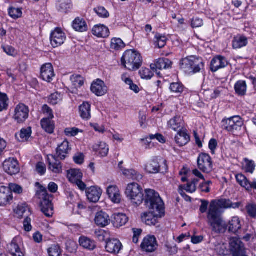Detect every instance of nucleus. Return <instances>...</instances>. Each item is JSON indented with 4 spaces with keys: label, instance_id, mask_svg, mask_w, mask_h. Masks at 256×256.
<instances>
[{
    "label": "nucleus",
    "instance_id": "14",
    "mask_svg": "<svg viewBox=\"0 0 256 256\" xmlns=\"http://www.w3.org/2000/svg\"><path fill=\"white\" fill-rule=\"evenodd\" d=\"M3 168L5 172L11 176L18 174L20 170L17 160L12 158L4 162Z\"/></svg>",
    "mask_w": 256,
    "mask_h": 256
},
{
    "label": "nucleus",
    "instance_id": "13",
    "mask_svg": "<svg viewBox=\"0 0 256 256\" xmlns=\"http://www.w3.org/2000/svg\"><path fill=\"white\" fill-rule=\"evenodd\" d=\"M106 192L109 199L112 203L118 204L121 202L122 195L117 186H109L106 188Z\"/></svg>",
    "mask_w": 256,
    "mask_h": 256
},
{
    "label": "nucleus",
    "instance_id": "28",
    "mask_svg": "<svg viewBox=\"0 0 256 256\" xmlns=\"http://www.w3.org/2000/svg\"><path fill=\"white\" fill-rule=\"evenodd\" d=\"M190 140V136L185 128L179 130L175 136L176 143L180 146L186 145Z\"/></svg>",
    "mask_w": 256,
    "mask_h": 256
},
{
    "label": "nucleus",
    "instance_id": "47",
    "mask_svg": "<svg viewBox=\"0 0 256 256\" xmlns=\"http://www.w3.org/2000/svg\"><path fill=\"white\" fill-rule=\"evenodd\" d=\"M167 38L164 35L156 34L154 36V44L158 48H162L166 44Z\"/></svg>",
    "mask_w": 256,
    "mask_h": 256
},
{
    "label": "nucleus",
    "instance_id": "58",
    "mask_svg": "<svg viewBox=\"0 0 256 256\" xmlns=\"http://www.w3.org/2000/svg\"><path fill=\"white\" fill-rule=\"evenodd\" d=\"M64 132L68 136H74L79 132H82V130L76 128H68L64 130Z\"/></svg>",
    "mask_w": 256,
    "mask_h": 256
},
{
    "label": "nucleus",
    "instance_id": "33",
    "mask_svg": "<svg viewBox=\"0 0 256 256\" xmlns=\"http://www.w3.org/2000/svg\"><path fill=\"white\" fill-rule=\"evenodd\" d=\"M128 222V218L123 214H116L113 215L112 223L114 227L118 228L125 225Z\"/></svg>",
    "mask_w": 256,
    "mask_h": 256
},
{
    "label": "nucleus",
    "instance_id": "39",
    "mask_svg": "<svg viewBox=\"0 0 256 256\" xmlns=\"http://www.w3.org/2000/svg\"><path fill=\"white\" fill-rule=\"evenodd\" d=\"M122 174L128 178L134 180H140L142 178V174L133 169H122Z\"/></svg>",
    "mask_w": 256,
    "mask_h": 256
},
{
    "label": "nucleus",
    "instance_id": "63",
    "mask_svg": "<svg viewBox=\"0 0 256 256\" xmlns=\"http://www.w3.org/2000/svg\"><path fill=\"white\" fill-rule=\"evenodd\" d=\"M96 14L100 18H107L109 16L108 12L104 7H98L94 8Z\"/></svg>",
    "mask_w": 256,
    "mask_h": 256
},
{
    "label": "nucleus",
    "instance_id": "60",
    "mask_svg": "<svg viewBox=\"0 0 256 256\" xmlns=\"http://www.w3.org/2000/svg\"><path fill=\"white\" fill-rule=\"evenodd\" d=\"M8 188L10 190L12 194V192H14L16 194H21L23 192L22 188L20 186L16 184L10 183L9 184L8 187Z\"/></svg>",
    "mask_w": 256,
    "mask_h": 256
},
{
    "label": "nucleus",
    "instance_id": "49",
    "mask_svg": "<svg viewBox=\"0 0 256 256\" xmlns=\"http://www.w3.org/2000/svg\"><path fill=\"white\" fill-rule=\"evenodd\" d=\"M122 80L129 86V88L134 91L135 93L138 94L140 91V88L136 84H134L131 79L126 77V75L122 76Z\"/></svg>",
    "mask_w": 256,
    "mask_h": 256
},
{
    "label": "nucleus",
    "instance_id": "10",
    "mask_svg": "<svg viewBox=\"0 0 256 256\" xmlns=\"http://www.w3.org/2000/svg\"><path fill=\"white\" fill-rule=\"evenodd\" d=\"M197 162L199 169L204 172L208 173L212 170L211 158L206 154H200L198 158Z\"/></svg>",
    "mask_w": 256,
    "mask_h": 256
},
{
    "label": "nucleus",
    "instance_id": "7",
    "mask_svg": "<svg viewBox=\"0 0 256 256\" xmlns=\"http://www.w3.org/2000/svg\"><path fill=\"white\" fill-rule=\"evenodd\" d=\"M181 67L187 71L196 73L199 72L203 63L200 59L194 56L182 58L180 61Z\"/></svg>",
    "mask_w": 256,
    "mask_h": 256
},
{
    "label": "nucleus",
    "instance_id": "8",
    "mask_svg": "<svg viewBox=\"0 0 256 256\" xmlns=\"http://www.w3.org/2000/svg\"><path fill=\"white\" fill-rule=\"evenodd\" d=\"M243 125V122L238 116H234L224 118L222 121V126L226 130L234 134L240 130Z\"/></svg>",
    "mask_w": 256,
    "mask_h": 256
},
{
    "label": "nucleus",
    "instance_id": "5",
    "mask_svg": "<svg viewBox=\"0 0 256 256\" xmlns=\"http://www.w3.org/2000/svg\"><path fill=\"white\" fill-rule=\"evenodd\" d=\"M37 194L41 200V210L46 216L51 217L54 214V208L50 200L51 196L47 193L46 188L40 185Z\"/></svg>",
    "mask_w": 256,
    "mask_h": 256
},
{
    "label": "nucleus",
    "instance_id": "64",
    "mask_svg": "<svg viewBox=\"0 0 256 256\" xmlns=\"http://www.w3.org/2000/svg\"><path fill=\"white\" fill-rule=\"evenodd\" d=\"M62 98L60 94L58 92L52 94L49 98V102L52 104H56L60 101Z\"/></svg>",
    "mask_w": 256,
    "mask_h": 256
},
{
    "label": "nucleus",
    "instance_id": "53",
    "mask_svg": "<svg viewBox=\"0 0 256 256\" xmlns=\"http://www.w3.org/2000/svg\"><path fill=\"white\" fill-rule=\"evenodd\" d=\"M164 247L166 250L171 255L175 254L178 252L176 245L174 242H166L165 243Z\"/></svg>",
    "mask_w": 256,
    "mask_h": 256
},
{
    "label": "nucleus",
    "instance_id": "17",
    "mask_svg": "<svg viewBox=\"0 0 256 256\" xmlns=\"http://www.w3.org/2000/svg\"><path fill=\"white\" fill-rule=\"evenodd\" d=\"M158 246L156 238L154 236L146 237L141 244L142 248L148 252H152L155 251Z\"/></svg>",
    "mask_w": 256,
    "mask_h": 256
},
{
    "label": "nucleus",
    "instance_id": "27",
    "mask_svg": "<svg viewBox=\"0 0 256 256\" xmlns=\"http://www.w3.org/2000/svg\"><path fill=\"white\" fill-rule=\"evenodd\" d=\"M92 150L97 152L101 157H106L109 152V146L106 143L100 142L94 144L92 146Z\"/></svg>",
    "mask_w": 256,
    "mask_h": 256
},
{
    "label": "nucleus",
    "instance_id": "45",
    "mask_svg": "<svg viewBox=\"0 0 256 256\" xmlns=\"http://www.w3.org/2000/svg\"><path fill=\"white\" fill-rule=\"evenodd\" d=\"M124 47L125 44L120 38H114L111 40L110 48L112 50H118Z\"/></svg>",
    "mask_w": 256,
    "mask_h": 256
},
{
    "label": "nucleus",
    "instance_id": "16",
    "mask_svg": "<svg viewBox=\"0 0 256 256\" xmlns=\"http://www.w3.org/2000/svg\"><path fill=\"white\" fill-rule=\"evenodd\" d=\"M238 203L232 204L228 200H214L211 202L209 208L214 210L216 211H220V208H230L238 207Z\"/></svg>",
    "mask_w": 256,
    "mask_h": 256
},
{
    "label": "nucleus",
    "instance_id": "36",
    "mask_svg": "<svg viewBox=\"0 0 256 256\" xmlns=\"http://www.w3.org/2000/svg\"><path fill=\"white\" fill-rule=\"evenodd\" d=\"M79 242L80 246L88 250H93L96 247L95 242L86 236H81L80 238Z\"/></svg>",
    "mask_w": 256,
    "mask_h": 256
},
{
    "label": "nucleus",
    "instance_id": "29",
    "mask_svg": "<svg viewBox=\"0 0 256 256\" xmlns=\"http://www.w3.org/2000/svg\"><path fill=\"white\" fill-rule=\"evenodd\" d=\"M172 62L168 58H161L157 60L154 64H150L152 70L158 68L159 70L168 69L172 66Z\"/></svg>",
    "mask_w": 256,
    "mask_h": 256
},
{
    "label": "nucleus",
    "instance_id": "51",
    "mask_svg": "<svg viewBox=\"0 0 256 256\" xmlns=\"http://www.w3.org/2000/svg\"><path fill=\"white\" fill-rule=\"evenodd\" d=\"M236 179L241 186L245 188L248 190H250V182L244 174H237L236 176Z\"/></svg>",
    "mask_w": 256,
    "mask_h": 256
},
{
    "label": "nucleus",
    "instance_id": "24",
    "mask_svg": "<svg viewBox=\"0 0 256 256\" xmlns=\"http://www.w3.org/2000/svg\"><path fill=\"white\" fill-rule=\"evenodd\" d=\"M92 33L96 36L100 38H106L110 36V30L108 27L104 24H97L92 29Z\"/></svg>",
    "mask_w": 256,
    "mask_h": 256
},
{
    "label": "nucleus",
    "instance_id": "48",
    "mask_svg": "<svg viewBox=\"0 0 256 256\" xmlns=\"http://www.w3.org/2000/svg\"><path fill=\"white\" fill-rule=\"evenodd\" d=\"M70 81L74 88L81 87L84 84V78L80 75H72L70 77Z\"/></svg>",
    "mask_w": 256,
    "mask_h": 256
},
{
    "label": "nucleus",
    "instance_id": "11",
    "mask_svg": "<svg viewBox=\"0 0 256 256\" xmlns=\"http://www.w3.org/2000/svg\"><path fill=\"white\" fill-rule=\"evenodd\" d=\"M65 34L60 28H56L50 34V44L54 48L58 47L62 44L65 41Z\"/></svg>",
    "mask_w": 256,
    "mask_h": 256
},
{
    "label": "nucleus",
    "instance_id": "9",
    "mask_svg": "<svg viewBox=\"0 0 256 256\" xmlns=\"http://www.w3.org/2000/svg\"><path fill=\"white\" fill-rule=\"evenodd\" d=\"M28 108L24 104H20L14 108L13 118L17 123L22 124L28 118Z\"/></svg>",
    "mask_w": 256,
    "mask_h": 256
},
{
    "label": "nucleus",
    "instance_id": "30",
    "mask_svg": "<svg viewBox=\"0 0 256 256\" xmlns=\"http://www.w3.org/2000/svg\"><path fill=\"white\" fill-rule=\"evenodd\" d=\"M150 140L146 138L144 140V145L146 148H151L154 146V144L157 140L162 144L166 142L164 138L160 134H151L150 136Z\"/></svg>",
    "mask_w": 256,
    "mask_h": 256
},
{
    "label": "nucleus",
    "instance_id": "40",
    "mask_svg": "<svg viewBox=\"0 0 256 256\" xmlns=\"http://www.w3.org/2000/svg\"><path fill=\"white\" fill-rule=\"evenodd\" d=\"M248 43L247 38L242 36H237L234 38L232 48L234 49L240 48L245 46Z\"/></svg>",
    "mask_w": 256,
    "mask_h": 256
},
{
    "label": "nucleus",
    "instance_id": "31",
    "mask_svg": "<svg viewBox=\"0 0 256 256\" xmlns=\"http://www.w3.org/2000/svg\"><path fill=\"white\" fill-rule=\"evenodd\" d=\"M70 150V148L69 146V143L65 140L57 148V156L60 159L64 160Z\"/></svg>",
    "mask_w": 256,
    "mask_h": 256
},
{
    "label": "nucleus",
    "instance_id": "41",
    "mask_svg": "<svg viewBox=\"0 0 256 256\" xmlns=\"http://www.w3.org/2000/svg\"><path fill=\"white\" fill-rule=\"evenodd\" d=\"M32 134L30 127L22 128L19 134H16V136L19 141L26 142L30 138Z\"/></svg>",
    "mask_w": 256,
    "mask_h": 256
},
{
    "label": "nucleus",
    "instance_id": "35",
    "mask_svg": "<svg viewBox=\"0 0 256 256\" xmlns=\"http://www.w3.org/2000/svg\"><path fill=\"white\" fill-rule=\"evenodd\" d=\"M67 178L72 183H74L82 180V174L80 170L70 169L67 172Z\"/></svg>",
    "mask_w": 256,
    "mask_h": 256
},
{
    "label": "nucleus",
    "instance_id": "37",
    "mask_svg": "<svg viewBox=\"0 0 256 256\" xmlns=\"http://www.w3.org/2000/svg\"><path fill=\"white\" fill-rule=\"evenodd\" d=\"M241 226L240 218L238 216L232 217L228 224V231L234 233L238 232L241 228Z\"/></svg>",
    "mask_w": 256,
    "mask_h": 256
},
{
    "label": "nucleus",
    "instance_id": "59",
    "mask_svg": "<svg viewBox=\"0 0 256 256\" xmlns=\"http://www.w3.org/2000/svg\"><path fill=\"white\" fill-rule=\"evenodd\" d=\"M71 6L70 0H62L58 4L59 10L64 12H66L68 9H70Z\"/></svg>",
    "mask_w": 256,
    "mask_h": 256
},
{
    "label": "nucleus",
    "instance_id": "38",
    "mask_svg": "<svg viewBox=\"0 0 256 256\" xmlns=\"http://www.w3.org/2000/svg\"><path fill=\"white\" fill-rule=\"evenodd\" d=\"M80 112L81 117L84 119H89L90 118V104L88 102H84L80 107Z\"/></svg>",
    "mask_w": 256,
    "mask_h": 256
},
{
    "label": "nucleus",
    "instance_id": "21",
    "mask_svg": "<svg viewBox=\"0 0 256 256\" xmlns=\"http://www.w3.org/2000/svg\"><path fill=\"white\" fill-rule=\"evenodd\" d=\"M91 90L96 95L100 96L104 95L108 90L104 82L100 79H97L92 83Z\"/></svg>",
    "mask_w": 256,
    "mask_h": 256
},
{
    "label": "nucleus",
    "instance_id": "32",
    "mask_svg": "<svg viewBox=\"0 0 256 256\" xmlns=\"http://www.w3.org/2000/svg\"><path fill=\"white\" fill-rule=\"evenodd\" d=\"M162 216H156L154 214L150 211L148 212H144L141 216L142 222L148 226H154L158 223V218Z\"/></svg>",
    "mask_w": 256,
    "mask_h": 256
},
{
    "label": "nucleus",
    "instance_id": "56",
    "mask_svg": "<svg viewBox=\"0 0 256 256\" xmlns=\"http://www.w3.org/2000/svg\"><path fill=\"white\" fill-rule=\"evenodd\" d=\"M8 100L6 94L0 92V112L7 108Z\"/></svg>",
    "mask_w": 256,
    "mask_h": 256
},
{
    "label": "nucleus",
    "instance_id": "25",
    "mask_svg": "<svg viewBox=\"0 0 256 256\" xmlns=\"http://www.w3.org/2000/svg\"><path fill=\"white\" fill-rule=\"evenodd\" d=\"M110 218L106 212H100L96 214L94 222L96 224L101 228H104L110 224Z\"/></svg>",
    "mask_w": 256,
    "mask_h": 256
},
{
    "label": "nucleus",
    "instance_id": "57",
    "mask_svg": "<svg viewBox=\"0 0 256 256\" xmlns=\"http://www.w3.org/2000/svg\"><path fill=\"white\" fill-rule=\"evenodd\" d=\"M9 15L14 19L21 17L22 15V10L20 8H11L9 9Z\"/></svg>",
    "mask_w": 256,
    "mask_h": 256
},
{
    "label": "nucleus",
    "instance_id": "46",
    "mask_svg": "<svg viewBox=\"0 0 256 256\" xmlns=\"http://www.w3.org/2000/svg\"><path fill=\"white\" fill-rule=\"evenodd\" d=\"M246 84L245 81L240 80L234 86L236 93L240 96L245 95L246 92Z\"/></svg>",
    "mask_w": 256,
    "mask_h": 256
},
{
    "label": "nucleus",
    "instance_id": "52",
    "mask_svg": "<svg viewBox=\"0 0 256 256\" xmlns=\"http://www.w3.org/2000/svg\"><path fill=\"white\" fill-rule=\"evenodd\" d=\"M170 89L175 94H181L184 91V86L180 82H174L170 84Z\"/></svg>",
    "mask_w": 256,
    "mask_h": 256
},
{
    "label": "nucleus",
    "instance_id": "62",
    "mask_svg": "<svg viewBox=\"0 0 256 256\" xmlns=\"http://www.w3.org/2000/svg\"><path fill=\"white\" fill-rule=\"evenodd\" d=\"M246 210L248 214L252 218L256 217V204H249L246 206Z\"/></svg>",
    "mask_w": 256,
    "mask_h": 256
},
{
    "label": "nucleus",
    "instance_id": "4",
    "mask_svg": "<svg viewBox=\"0 0 256 256\" xmlns=\"http://www.w3.org/2000/svg\"><path fill=\"white\" fill-rule=\"evenodd\" d=\"M124 194L133 204L138 206L143 202L142 188L136 182L128 184L126 186Z\"/></svg>",
    "mask_w": 256,
    "mask_h": 256
},
{
    "label": "nucleus",
    "instance_id": "3",
    "mask_svg": "<svg viewBox=\"0 0 256 256\" xmlns=\"http://www.w3.org/2000/svg\"><path fill=\"white\" fill-rule=\"evenodd\" d=\"M122 64L130 70H135L140 68L142 64L140 54L134 50L126 51L121 58Z\"/></svg>",
    "mask_w": 256,
    "mask_h": 256
},
{
    "label": "nucleus",
    "instance_id": "18",
    "mask_svg": "<svg viewBox=\"0 0 256 256\" xmlns=\"http://www.w3.org/2000/svg\"><path fill=\"white\" fill-rule=\"evenodd\" d=\"M102 190L100 187L92 186L86 190V196L90 202L96 203L100 199Z\"/></svg>",
    "mask_w": 256,
    "mask_h": 256
},
{
    "label": "nucleus",
    "instance_id": "43",
    "mask_svg": "<svg viewBox=\"0 0 256 256\" xmlns=\"http://www.w3.org/2000/svg\"><path fill=\"white\" fill-rule=\"evenodd\" d=\"M73 28L78 32H83L87 30L86 22L82 18H76L73 22Z\"/></svg>",
    "mask_w": 256,
    "mask_h": 256
},
{
    "label": "nucleus",
    "instance_id": "2",
    "mask_svg": "<svg viewBox=\"0 0 256 256\" xmlns=\"http://www.w3.org/2000/svg\"><path fill=\"white\" fill-rule=\"evenodd\" d=\"M207 222L211 231L214 234H224L228 229V224L220 211L209 208L207 213Z\"/></svg>",
    "mask_w": 256,
    "mask_h": 256
},
{
    "label": "nucleus",
    "instance_id": "12",
    "mask_svg": "<svg viewBox=\"0 0 256 256\" xmlns=\"http://www.w3.org/2000/svg\"><path fill=\"white\" fill-rule=\"evenodd\" d=\"M55 76L53 66L50 63L43 64L40 68L41 78L48 82H50Z\"/></svg>",
    "mask_w": 256,
    "mask_h": 256
},
{
    "label": "nucleus",
    "instance_id": "61",
    "mask_svg": "<svg viewBox=\"0 0 256 256\" xmlns=\"http://www.w3.org/2000/svg\"><path fill=\"white\" fill-rule=\"evenodd\" d=\"M139 74L144 79H150L154 75L153 72L148 68H142L140 70Z\"/></svg>",
    "mask_w": 256,
    "mask_h": 256
},
{
    "label": "nucleus",
    "instance_id": "44",
    "mask_svg": "<svg viewBox=\"0 0 256 256\" xmlns=\"http://www.w3.org/2000/svg\"><path fill=\"white\" fill-rule=\"evenodd\" d=\"M18 218H22L24 216H28L30 213L29 209L25 204H21L18 206L14 210Z\"/></svg>",
    "mask_w": 256,
    "mask_h": 256
},
{
    "label": "nucleus",
    "instance_id": "6",
    "mask_svg": "<svg viewBox=\"0 0 256 256\" xmlns=\"http://www.w3.org/2000/svg\"><path fill=\"white\" fill-rule=\"evenodd\" d=\"M168 168L166 160L162 158H154L145 165V170L150 174H157L162 170L166 171Z\"/></svg>",
    "mask_w": 256,
    "mask_h": 256
},
{
    "label": "nucleus",
    "instance_id": "23",
    "mask_svg": "<svg viewBox=\"0 0 256 256\" xmlns=\"http://www.w3.org/2000/svg\"><path fill=\"white\" fill-rule=\"evenodd\" d=\"M48 170L54 173L60 174L62 172V166L55 156L49 155L48 156Z\"/></svg>",
    "mask_w": 256,
    "mask_h": 256
},
{
    "label": "nucleus",
    "instance_id": "20",
    "mask_svg": "<svg viewBox=\"0 0 256 256\" xmlns=\"http://www.w3.org/2000/svg\"><path fill=\"white\" fill-rule=\"evenodd\" d=\"M12 198V194L8 188L0 186V206H5L9 204Z\"/></svg>",
    "mask_w": 256,
    "mask_h": 256
},
{
    "label": "nucleus",
    "instance_id": "19",
    "mask_svg": "<svg viewBox=\"0 0 256 256\" xmlns=\"http://www.w3.org/2000/svg\"><path fill=\"white\" fill-rule=\"evenodd\" d=\"M230 246L231 251L236 256H243L244 253V244L237 238H230Z\"/></svg>",
    "mask_w": 256,
    "mask_h": 256
},
{
    "label": "nucleus",
    "instance_id": "26",
    "mask_svg": "<svg viewBox=\"0 0 256 256\" xmlns=\"http://www.w3.org/2000/svg\"><path fill=\"white\" fill-rule=\"evenodd\" d=\"M122 247L120 240L117 239L109 240L106 242V251L111 254H118Z\"/></svg>",
    "mask_w": 256,
    "mask_h": 256
},
{
    "label": "nucleus",
    "instance_id": "15",
    "mask_svg": "<svg viewBox=\"0 0 256 256\" xmlns=\"http://www.w3.org/2000/svg\"><path fill=\"white\" fill-rule=\"evenodd\" d=\"M22 239L19 237H15L11 242L8 245L9 252L13 256H24V254L20 248Z\"/></svg>",
    "mask_w": 256,
    "mask_h": 256
},
{
    "label": "nucleus",
    "instance_id": "22",
    "mask_svg": "<svg viewBox=\"0 0 256 256\" xmlns=\"http://www.w3.org/2000/svg\"><path fill=\"white\" fill-rule=\"evenodd\" d=\"M228 64V62L224 57L218 56L212 60L210 69L212 72H216L220 68H225Z\"/></svg>",
    "mask_w": 256,
    "mask_h": 256
},
{
    "label": "nucleus",
    "instance_id": "50",
    "mask_svg": "<svg viewBox=\"0 0 256 256\" xmlns=\"http://www.w3.org/2000/svg\"><path fill=\"white\" fill-rule=\"evenodd\" d=\"M243 163V168L246 172L252 174L255 170L256 165L254 161L244 158Z\"/></svg>",
    "mask_w": 256,
    "mask_h": 256
},
{
    "label": "nucleus",
    "instance_id": "54",
    "mask_svg": "<svg viewBox=\"0 0 256 256\" xmlns=\"http://www.w3.org/2000/svg\"><path fill=\"white\" fill-rule=\"evenodd\" d=\"M215 250L219 255L226 256L228 254L226 246L224 244H218L216 245Z\"/></svg>",
    "mask_w": 256,
    "mask_h": 256
},
{
    "label": "nucleus",
    "instance_id": "42",
    "mask_svg": "<svg viewBox=\"0 0 256 256\" xmlns=\"http://www.w3.org/2000/svg\"><path fill=\"white\" fill-rule=\"evenodd\" d=\"M52 119L44 118L41 120L42 128L47 132L52 134L54 130V124Z\"/></svg>",
    "mask_w": 256,
    "mask_h": 256
},
{
    "label": "nucleus",
    "instance_id": "1",
    "mask_svg": "<svg viewBox=\"0 0 256 256\" xmlns=\"http://www.w3.org/2000/svg\"><path fill=\"white\" fill-rule=\"evenodd\" d=\"M145 202L150 210L156 216H162L164 214V202L160 194L153 190H146Z\"/></svg>",
    "mask_w": 256,
    "mask_h": 256
},
{
    "label": "nucleus",
    "instance_id": "55",
    "mask_svg": "<svg viewBox=\"0 0 256 256\" xmlns=\"http://www.w3.org/2000/svg\"><path fill=\"white\" fill-rule=\"evenodd\" d=\"M49 256H60L62 251L58 245L53 244L48 250Z\"/></svg>",
    "mask_w": 256,
    "mask_h": 256
},
{
    "label": "nucleus",
    "instance_id": "34",
    "mask_svg": "<svg viewBox=\"0 0 256 256\" xmlns=\"http://www.w3.org/2000/svg\"><path fill=\"white\" fill-rule=\"evenodd\" d=\"M168 126L174 131L184 129V123L182 118L180 116H176L168 122Z\"/></svg>",
    "mask_w": 256,
    "mask_h": 256
}]
</instances>
